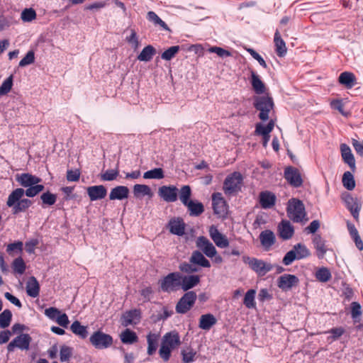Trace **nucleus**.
I'll return each instance as SVG.
<instances>
[{"label": "nucleus", "mask_w": 363, "mask_h": 363, "mask_svg": "<svg viewBox=\"0 0 363 363\" xmlns=\"http://www.w3.org/2000/svg\"><path fill=\"white\" fill-rule=\"evenodd\" d=\"M284 178L294 187H299L303 184L299 171L293 167H288L285 169Z\"/></svg>", "instance_id": "nucleus-15"}, {"label": "nucleus", "mask_w": 363, "mask_h": 363, "mask_svg": "<svg viewBox=\"0 0 363 363\" xmlns=\"http://www.w3.org/2000/svg\"><path fill=\"white\" fill-rule=\"evenodd\" d=\"M278 231L280 238L289 240L294 235V228L289 220H283L278 225Z\"/></svg>", "instance_id": "nucleus-22"}, {"label": "nucleus", "mask_w": 363, "mask_h": 363, "mask_svg": "<svg viewBox=\"0 0 363 363\" xmlns=\"http://www.w3.org/2000/svg\"><path fill=\"white\" fill-rule=\"evenodd\" d=\"M340 149L343 162L348 164L352 171L354 172L356 169V162L350 146L345 143H342Z\"/></svg>", "instance_id": "nucleus-17"}, {"label": "nucleus", "mask_w": 363, "mask_h": 363, "mask_svg": "<svg viewBox=\"0 0 363 363\" xmlns=\"http://www.w3.org/2000/svg\"><path fill=\"white\" fill-rule=\"evenodd\" d=\"M129 195V189L125 186H117L111 190L110 200H123L127 199Z\"/></svg>", "instance_id": "nucleus-25"}, {"label": "nucleus", "mask_w": 363, "mask_h": 363, "mask_svg": "<svg viewBox=\"0 0 363 363\" xmlns=\"http://www.w3.org/2000/svg\"><path fill=\"white\" fill-rule=\"evenodd\" d=\"M23 244L21 241H17L7 245L6 251L9 255H12L14 251L20 253L23 251Z\"/></svg>", "instance_id": "nucleus-59"}, {"label": "nucleus", "mask_w": 363, "mask_h": 363, "mask_svg": "<svg viewBox=\"0 0 363 363\" xmlns=\"http://www.w3.org/2000/svg\"><path fill=\"white\" fill-rule=\"evenodd\" d=\"M217 323V319L211 313L202 315L199 319V327L204 330H209Z\"/></svg>", "instance_id": "nucleus-28"}, {"label": "nucleus", "mask_w": 363, "mask_h": 363, "mask_svg": "<svg viewBox=\"0 0 363 363\" xmlns=\"http://www.w3.org/2000/svg\"><path fill=\"white\" fill-rule=\"evenodd\" d=\"M299 283L298 278L294 274H284L277 280V286L283 291H288L293 287L298 286Z\"/></svg>", "instance_id": "nucleus-12"}, {"label": "nucleus", "mask_w": 363, "mask_h": 363, "mask_svg": "<svg viewBox=\"0 0 363 363\" xmlns=\"http://www.w3.org/2000/svg\"><path fill=\"white\" fill-rule=\"evenodd\" d=\"M342 182L343 186L349 191L353 190L355 187V181L350 172L347 171L343 174Z\"/></svg>", "instance_id": "nucleus-42"}, {"label": "nucleus", "mask_w": 363, "mask_h": 363, "mask_svg": "<svg viewBox=\"0 0 363 363\" xmlns=\"http://www.w3.org/2000/svg\"><path fill=\"white\" fill-rule=\"evenodd\" d=\"M118 174L119 171L118 168L114 169H107L106 172L100 174V178L102 181L111 182L115 180L118 176Z\"/></svg>", "instance_id": "nucleus-50"}, {"label": "nucleus", "mask_w": 363, "mask_h": 363, "mask_svg": "<svg viewBox=\"0 0 363 363\" xmlns=\"http://www.w3.org/2000/svg\"><path fill=\"white\" fill-rule=\"evenodd\" d=\"M256 291L255 289H250L245 295L243 303L247 308H253L255 307V297Z\"/></svg>", "instance_id": "nucleus-45"}, {"label": "nucleus", "mask_w": 363, "mask_h": 363, "mask_svg": "<svg viewBox=\"0 0 363 363\" xmlns=\"http://www.w3.org/2000/svg\"><path fill=\"white\" fill-rule=\"evenodd\" d=\"M196 247L203 253L206 257L213 258L217 254V250L215 246L206 238L200 236L197 238Z\"/></svg>", "instance_id": "nucleus-13"}, {"label": "nucleus", "mask_w": 363, "mask_h": 363, "mask_svg": "<svg viewBox=\"0 0 363 363\" xmlns=\"http://www.w3.org/2000/svg\"><path fill=\"white\" fill-rule=\"evenodd\" d=\"M159 334L150 333L147 335V353L149 355H152L155 353L159 342Z\"/></svg>", "instance_id": "nucleus-32"}, {"label": "nucleus", "mask_w": 363, "mask_h": 363, "mask_svg": "<svg viewBox=\"0 0 363 363\" xmlns=\"http://www.w3.org/2000/svg\"><path fill=\"white\" fill-rule=\"evenodd\" d=\"M349 199L352 201V206H349V210L350 211L353 217L357 219L359 216V213L361 206L357 202V201L354 200V199L352 197L349 196Z\"/></svg>", "instance_id": "nucleus-62"}, {"label": "nucleus", "mask_w": 363, "mask_h": 363, "mask_svg": "<svg viewBox=\"0 0 363 363\" xmlns=\"http://www.w3.org/2000/svg\"><path fill=\"white\" fill-rule=\"evenodd\" d=\"M251 84L253 90L257 94H263L265 91V86L259 77L254 72L251 73Z\"/></svg>", "instance_id": "nucleus-35"}, {"label": "nucleus", "mask_w": 363, "mask_h": 363, "mask_svg": "<svg viewBox=\"0 0 363 363\" xmlns=\"http://www.w3.org/2000/svg\"><path fill=\"white\" fill-rule=\"evenodd\" d=\"M362 307L358 302L351 303V315L353 319H356L362 315Z\"/></svg>", "instance_id": "nucleus-61"}, {"label": "nucleus", "mask_w": 363, "mask_h": 363, "mask_svg": "<svg viewBox=\"0 0 363 363\" xmlns=\"http://www.w3.org/2000/svg\"><path fill=\"white\" fill-rule=\"evenodd\" d=\"M44 188L43 185L37 184L29 186L26 191H24V194L28 197H33L43 191Z\"/></svg>", "instance_id": "nucleus-54"}, {"label": "nucleus", "mask_w": 363, "mask_h": 363, "mask_svg": "<svg viewBox=\"0 0 363 363\" xmlns=\"http://www.w3.org/2000/svg\"><path fill=\"white\" fill-rule=\"evenodd\" d=\"M121 340L124 344H133L138 341V336L135 332L126 329L121 334Z\"/></svg>", "instance_id": "nucleus-40"}, {"label": "nucleus", "mask_w": 363, "mask_h": 363, "mask_svg": "<svg viewBox=\"0 0 363 363\" xmlns=\"http://www.w3.org/2000/svg\"><path fill=\"white\" fill-rule=\"evenodd\" d=\"M178 189L174 186H162L159 188V196L166 202H174L177 199Z\"/></svg>", "instance_id": "nucleus-16"}, {"label": "nucleus", "mask_w": 363, "mask_h": 363, "mask_svg": "<svg viewBox=\"0 0 363 363\" xmlns=\"http://www.w3.org/2000/svg\"><path fill=\"white\" fill-rule=\"evenodd\" d=\"M196 299V294L194 291H191L185 293L178 301L176 306V311L178 313H186L192 308Z\"/></svg>", "instance_id": "nucleus-9"}, {"label": "nucleus", "mask_w": 363, "mask_h": 363, "mask_svg": "<svg viewBox=\"0 0 363 363\" xmlns=\"http://www.w3.org/2000/svg\"><path fill=\"white\" fill-rule=\"evenodd\" d=\"M352 145L356 151L357 154L363 157V142L359 141L357 139L352 138Z\"/></svg>", "instance_id": "nucleus-64"}, {"label": "nucleus", "mask_w": 363, "mask_h": 363, "mask_svg": "<svg viewBox=\"0 0 363 363\" xmlns=\"http://www.w3.org/2000/svg\"><path fill=\"white\" fill-rule=\"evenodd\" d=\"M209 235L218 247L225 248L229 245V242L226 237L221 234L216 226L212 225L210 227Z\"/></svg>", "instance_id": "nucleus-18"}, {"label": "nucleus", "mask_w": 363, "mask_h": 363, "mask_svg": "<svg viewBox=\"0 0 363 363\" xmlns=\"http://www.w3.org/2000/svg\"><path fill=\"white\" fill-rule=\"evenodd\" d=\"M315 277L321 282H327L330 279L331 274L327 268L322 267L316 272Z\"/></svg>", "instance_id": "nucleus-52"}, {"label": "nucleus", "mask_w": 363, "mask_h": 363, "mask_svg": "<svg viewBox=\"0 0 363 363\" xmlns=\"http://www.w3.org/2000/svg\"><path fill=\"white\" fill-rule=\"evenodd\" d=\"M12 319V313L10 310L6 309L0 313V328H6L9 326Z\"/></svg>", "instance_id": "nucleus-47"}, {"label": "nucleus", "mask_w": 363, "mask_h": 363, "mask_svg": "<svg viewBox=\"0 0 363 363\" xmlns=\"http://www.w3.org/2000/svg\"><path fill=\"white\" fill-rule=\"evenodd\" d=\"M133 194L137 198L144 196L152 197V196L151 189L145 184H135L133 186Z\"/></svg>", "instance_id": "nucleus-39"}, {"label": "nucleus", "mask_w": 363, "mask_h": 363, "mask_svg": "<svg viewBox=\"0 0 363 363\" xmlns=\"http://www.w3.org/2000/svg\"><path fill=\"white\" fill-rule=\"evenodd\" d=\"M11 267L15 274H23L26 271V264L21 257L16 258L11 264Z\"/></svg>", "instance_id": "nucleus-43"}, {"label": "nucleus", "mask_w": 363, "mask_h": 363, "mask_svg": "<svg viewBox=\"0 0 363 363\" xmlns=\"http://www.w3.org/2000/svg\"><path fill=\"white\" fill-rule=\"evenodd\" d=\"M26 288V293L29 296L33 298L38 296L40 293V285L35 277H30L28 278Z\"/></svg>", "instance_id": "nucleus-30"}, {"label": "nucleus", "mask_w": 363, "mask_h": 363, "mask_svg": "<svg viewBox=\"0 0 363 363\" xmlns=\"http://www.w3.org/2000/svg\"><path fill=\"white\" fill-rule=\"evenodd\" d=\"M147 19L155 26H160L162 29L170 31L169 28L154 11H149L147 13Z\"/></svg>", "instance_id": "nucleus-37"}, {"label": "nucleus", "mask_w": 363, "mask_h": 363, "mask_svg": "<svg viewBox=\"0 0 363 363\" xmlns=\"http://www.w3.org/2000/svg\"><path fill=\"white\" fill-rule=\"evenodd\" d=\"M259 199V203L262 208H271L275 204L276 196L270 191H266L261 192Z\"/></svg>", "instance_id": "nucleus-24"}, {"label": "nucleus", "mask_w": 363, "mask_h": 363, "mask_svg": "<svg viewBox=\"0 0 363 363\" xmlns=\"http://www.w3.org/2000/svg\"><path fill=\"white\" fill-rule=\"evenodd\" d=\"M140 320V311L137 309L125 312L122 316V325L127 327L130 325H136Z\"/></svg>", "instance_id": "nucleus-20"}, {"label": "nucleus", "mask_w": 363, "mask_h": 363, "mask_svg": "<svg viewBox=\"0 0 363 363\" xmlns=\"http://www.w3.org/2000/svg\"><path fill=\"white\" fill-rule=\"evenodd\" d=\"M213 212L219 217H225L228 212L227 204L220 193H215L212 196Z\"/></svg>", "instance_id": "nucleus-14"}, {"label": "nucleus", "mask_w": 363, "mask_h": 363, "mask_svg": "<svg viewBox=\"0 0 363 363\" xmlns=\"http://www.w3.org/2000/svg\"><path fill=\"white\" fill-rule=\"evenodd\" d=\"M91 343L97 349H104L110 347L113 343L111 335L101 331L94 333L90 337Z\"/></svg>", "instance_id": "nucleus-10"}, {"label": "nucleus", "mask_w": 363, "mask_h": 363, "mask_svg": "<svg viewBox=\"0 0 363 363\" xmlns=\"http://www.w3.org/2000/svg\"><path fill=\"white\" fill-rule=\"evenodd\" d=\"M208 51L211 53H216L220 57H227L231 56L230 52L220 47H211L208 48Z\"/></svg>", "instance_id": "nucleus-58"}, {"label": "nucleus", "mask_w": 363, "mask_h": 363, "mask_svg": "<svg viewBox=\"0 0 363 363\" xmlns=\"http://www.w3.org/2000/svg\"><path fill=\"white\" fill-rule=\"evenodd\" d=\"M310 255L308 248L301 243L296 244L293 249L289 251L283 258L284 265H290L296 259H301Z\"/></svg>", "instance_id": "nucleus-6"}, {"label": "nucleus", "mask_w": 363, "mask_h": 363, "mask_svg": "<svg viewBox=\"0 0 363 363\" xmlns=\"http://www.w3.org/2000/svg\"><path fill=\"white\" fill-rule=\"evenodd\" d=\"M86 193L91 201L100 200L107 194V189L103 185L91 186L86 188Z\"/></svg>", "instance_id": "nucleus-19"}, {"label": "nucleus", "mask_w": 363, "mask_h": 363, "mask_svg": "<svg viewBox=\"0 0 363 363\" xmlns=\"http://www.w3.org/2000/svg\"><path fill=\"white\" fill-rule=\"evenodd\" d=\"M274 45L276 47V52L278 56L284 57L286 54V43L281 38V35L278 30L274 33Z\"/></svg>", "instance_id": "nucleus-33"}, {"label": "nucleus", "mask_w": 363, "mask_h": 363, "mask_svg": "<svg viewBox=\"0 0 363 363\" xmlns=\"http://www.w3.org/2000/svg\"><path fill=\"white\" fill-rule=\"evenodd\" d=\"M261 245L266 250L271 249L276 242L274 233L270 230H265L261 232L259 235Z\"/></svg>", "instance_id": "nucleus-21"}, {"label": "nucleus", "mask_w": 363, "mask_h": 363, "mask_svg": "<svg viewBox=\"0 0 363 363\" xmlns=\"http://www.w3.org/2000/svg\"><path fill=\"white\" fill-rule=\"evenodd\" d=\"M72 354V349L68 346L63 345L60 348V359L61 362L69 361Z\"/></svg>", "instance_id": "nucleus-55"}, {"label": "nucleus", "mask_w": 363, "mask_h": 363, "mask_svg": "<svg viewBox=\"0 0 363 363\" xmlns=\"http://www.w3.org/2000/svg\"><path fill=\"white\" fill-rule=\"evenodd\" d=\"M287 214L290 219L295 223H301L306 219V213L303 202L296 199H291L288 202Z\"/></svg>", "instance_id": "nucleus-3"}, {"label": "nucleus", "mask_w": 363, "mask_h": 363, "mask_svg": "<svg viewBox=\"0 0 363 363\" xmlns=\"http://www.w3.org/2000/svg\"><path fill=\"white\" fill-rule=\"evenodd\" d=\"M13 86V75L6 78L0 86V96L7 94Z\"/></svg>", "instance_id": "nucleus-51"}, {"label": "nucleus", "mask_w": 363, "mask_h": 363, "mask_svg": "<svg viewBox=\"0 0 363 363\" xmlns=\"http://www.w3.org/2000/svg\"><path fill=\"white\" fill-rule=\"evenodd\" d=\"M196 354V352L194 351L191 348H188L186 350H182V360L185 363H190L194 361V357Z\"/></svg>", "instance_id": "nucleus-56"}, {"label": "nucleus", "mask_w": 363, "mask_h": 363, "mask_svg": "<svg viewBox=\"0 0 363 363\" xmlns=\"http://www.w3.org/2000/svg\"><path fill=\"white\" fill-rule=\"evenodd\" d=\"M30 342V336L28 334L22 333L9 343L7 350L9 352H13L15 348H18L21 350H28Z\"/></svg>", "instance_id": "nucleus-11"}, {"label": "nucleus", "mask_w": 363, "mask_h": 363, "mask_svg": "<svg viewBox=\"0 0 363 363\" xmlns=\"http://www.w3.org/2000/svg\"><path fill=\"white\" fill-rule=\"evenodd\" d=\"M35 61V53L33 50L28 51L26 56L20 61L18 66L23 67L31 65Z\"/></svg>", "instance_id": "nucleus-57"}, {"label": "nucleus", "mask_w": 363, "mask_h": 363, "mask_svg": "<svg viewBox=\"0 0 363 363\" xmlns=\"http://www.w3.org/2000/svg\"><path fill=\"white\" fill-rule=\"evenodd\" d=\"M40 199L43 202V207H45V206H52L55 203L57 196L50 191H47L40 196Z\"/></svg>", "instance_id": "nucleus-48"}, {"label": "nucleus", "mask_w": 363, "mask_h": 363, "mask_svg": "<svg viewBox=\"0 0 363 363\" xmlns=\"http://www.w3.org/2000/svg\"><path fill=\"white\" fill-rule=\"evenodd\" d=\"M179 50L180 47L179 45L172 46L162 53L161 57L164 60H171L175 57Z\"/></svg>", "instance_id": "nucleus-49"}, {"label": "nucleus", "mask_w": 363, "mask_h": 363, "mask_svg": "<svg viewBox=\"0 0 363 363\" xmlns=\"http://www.w3.org/2000/svg\"><path fill=\"white\" fill-rule=\"evenodd\" d=\"M16 181L24 187H29L33 185L38 184L41 179L35 176H33L28 173H23L20 175H17Z\"/></svg>", "instance_id": "nucleus-23"}, {"label": "nucleus", "mask_w": 363, "mask_h": 363, "mask_svg": "<svg viewBox=\"0 0 363 363\" xmlns=\"http://www.w3.org/2000/svg\"><path fill=\"white\" fill-rule=\"evenodd\" d=\"M355 81V76L352 72H344L339 77V82L348 89H351L354 86Z\"/></svg>", "instance_id": "nucleus-34"}, {"label": "nucleus", "mask_w": 363, "mask_h": 363, "mask_svg": "<svg viewBox=\"0 0 363 363\" xmlns=\"http://www.w3.org/2000/svg\"><path fill=\"white\" fill-rule=\"evenodd\" d=\"M181 274L179 272H172L160 281V288L162 291H175L181 286Z\"/></svg>", "instance_id": "nucleus-8"}, {"label": "nucleus", "mask_w": 363, "mask_h": 363, "mask_svg": "<svg viewBox=\"0 0 363 363\" xmlns=\"http://www.w3.org/2000/svg\"><path fill=\"white\" fill-rule=\"evenodd\" d=\"M189 261L193 264H197L202 267H211L210 262L204 257L203 253L199 250H195L192 252Z\"/></svg>", "instance_id": "nucleus-26"}, {"label": "nucleus", "mask_w": 363, "mask_h": 363, "mask_svg": "<svg viewBox=\"0 0 363 363\" xmlns=\"http://www.w3.org/2000/svg\"><path fill=\"white\" fill-rule=\"evenodd\" d=\"M169 231L177 235H183L185 230V224L180 218L172 219L169 222Z\"/></svg>", "instance_id": "nucleus-31"}, {"label": "nucleus", "mask_w": 363, "mask_h": 363, "mask_svg": "<svg viewBox=\"0 0 363 363\" xmlns=\"http://www.w3.org/2000/svg\"><path fill=\"white\" fill-rule=\"evenodd\" d=\"M181 345L180 336L175 331H171L164 334L162 338L160 348L159 350L160 357L164 362H167L171 357L172 351Z\"/></svg>", "instance_id": "nucleus-1"}, {"label": "nucleus", "mask_w": 363, "mask_h": 363, "mask_svg": "<svg viewBox=\"0 0 363 363\" xmlns=\"http://www.w3.org/2000/svg\"><path fill=\"white\" fill-rule=\"evenodd\" d=\"M156 54V50L152 45L145 46L138 56V60L141 62L150 61Z\"/></svg>", "instance_id": "nucleus-36"}, {"label": "nucleus", "mask_w": 363, "mask_h": 363, "mask_svg": "<svg viewBox=\"0 0 363 363\" xmlns=\"http://www.w3.org/2000/svg\"><path fill=\"white\" fill-rule=\"evenodd\" d=\"M185 206L187 207L189 214L192 216H199L204 211L203 205L199 201H190Z\"/></svg>", "instance_id": "nucleus-38"}, {"label": "nucleus", "mask_w": 363, "mask_h": 363, "mask_svg": "<svg viewBox=\"0 0 363 363\" xmlns=\"http://www.w3.org/2000/svg\"><path fill=\"white\" fill-rule=\"evenodd\" d=\"M179 269L182 272L191 274L194 272H196L198 271V269L192 264V263H182L179 266Z\"/></svg>", "instance_id": "nucleus-63"}, {"label": "nucleus", "mask_w": 363, "mask_h": 363, "mask_svg": "<svg viewBox=\"0 0 363 363\" xmlns=\"http://www.w3.org/2000/svg\"><path fill=\"white\" fill-rule=\"evenodd\" d=\"M24 189L18 188L13 190L9 196L6 205L12 207L13 214L25 211L31 205V201L28 199H23Z\"/></svg>", "instance_id": "nucleus-2"}, {"label": "nucleus", "mask_w": 363, "mask_h": 363, "mask_svg": "<svg viewBox=\"0 0 363 363\" xmlns=\"http://www.w3.org/2000/svg\"><path fill=\"white\" fill-rule=\"evenodd\" d=\"M254 106L260 111L259 118L266 121L269 118V113L273 108L274 103L272 99L269 96H257L255 99Z\"/></svg>", "instance_id": "nucleus-7"}, {"label": "nucleus", "mask_w": 363, "mask_h": 363, "mask_svg": "<svg viewBox=\"0 0 363 363\" xmlns=\"http://www.w3.org/2000/svg\"><path fill=\"white\" fill-rule=\"evenodd\" d=\"M36 12L32 9H25L21 12V18L23 22H31L36 18Z\"/></svg>", "instance_id": "nucleus-53"}, {"label": "nucleus", "mask_w": 363, "mask_h": 363, "mask_svg": "<svg viewBox=\"0 0 363 363\" xmlns=\"http://www.w3.org/2000/svg\"><path fill=\"white\" fill-rule=\"evenodd\" d=\"M313 243L316 250L317 256L318 258H323L326 252L328 251L325 241L321 238L320 235L316 234L313 236Z\"/></svg>", "instance_id": "nucleus-27"}, {"label": "nucleus", "mask_w": 363, "mask_h": 363, "mask_svg": "<svg viewBox=\"0 0 363 363\" xmlns=\"http://www.w3.org/2000/svg\"><path fill=\"white\" fill-rule=\"evenodd\" d=\"M44 313L49 319L55 321L61 311L55 307H50L45 310Z\"/></svg>", "instance_id": "nucleus-60"}, {"label": "nucleus", "mask_w": 363, "mask_h": 363, "mask_svg": "<svg viewBox=\"0 0 363 363\" xmlns=\"http://www.w3.org/2000/svg\"><path fill=\"white\" fill-rule=\"evenodd\" d=\"M191 195V190L189 186H183L179 193V196L181 202L185 206L191 200H189Z\"/></svg>", "instance_id": "nucleus-46"}, {"label": "nucleus", "mask_w": 363, "mask_h": 363, "mask_svg": "<svg viewBox=\"0 0 363 363\" xmlns=\"http://www.w3.org/2000/svg\"><path fill=\"white\" fill-rule=\"evenodd\" d=\"M242 176L240 172H235L228 175L223 183V191L225 194L231 195L241 190Z\"/></svg>", "instance_id": "nucleus-5"}, {"label": "nucleus", "mask_w": 363, "mask_h": 363, "mask_svg": "<svg viewBox=\"0 0 363 363\" xmlns=\"http://www.w3.org/2000/svg\"><path fill=\"white\" fill-rule=\"evenodd\" d=\"M200 281V278L198 275H189L182 277L181 275V286L180 287L184 291H188L196 286Z\"/></svg>", "instance_id": "nucleus-29"}, {"label": "nucleus", "mask_w": 363, "mask_h": 363, "mask_svg": "<svg viewBox=\"0 0 363 363\" xmlns=\"http://www.w3.org/2000/svg\"><path fill=\"white\" fill-rule=\"evenodd\" d=\"M70 330L74 334L79 336L82 338L86 337L88 334L86 327L82 325L78 320L74 321L71 325Z\"/></svg>", "instance_id": "nucleus-41"}, {"label": "nucleus", "mask_w": 363, "mask_h": 363, "mask_svg": "<svg viewBox=\"0 0 363 363\" xmlns=\"http://www.w3.org/2000/svg\"><path fill=\"white\" fill-rule=\"evenodd\" d=\"M164 177V171L162 168H155L153 169L145 172L143 174V178L146 179H163Z\"/></svg>", "instance_id": "nucleus-44"}, {"label": "nucleus", "mask_w": 363, "mask_h": 363, "mask_svg": "<svg viewBox=\"0 0 363 363\" xmlns=\"http://www.w3.org/2000/svg\"><path fill=\"white\" fill-rule=\"evenodd\" d=\"M242 261L245 264H247L249 267L259 277H263L266 275L274 268V266L271 263L255 257L243 256Z\"/></svg>", "instance_id": "nucleus-4"}]
</instances>
